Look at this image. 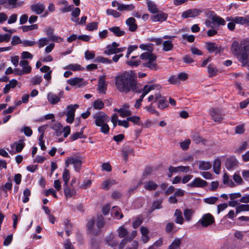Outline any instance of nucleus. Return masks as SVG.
Segmentation results:
<instances>
[{"mask_svg":"<svg viewBox=\"0 0 249 249\" xmlns=\"http://www.w3.org/2000/svg\"><path fill=\"white\" fill-rule=\"evenodd\" d=\"M230 49L231 53L241 63L242 66L249 69V40H233Z\"/></svg>","mask_w":249,"mask_h":249,"instance_id":"nucleus-1","label":"nucleus"},{"mask_svg":"<svg viewBox=\"0 0 249 249\" xmlns=\"http://www.w3.org/2000/svg\"><path fill=\"white\" fill-rule=\"evenodd\" d=\"M135 80L136 75L133 71H125L115 77V85L120 92L127 93L130 88L134 87Z\"/></svg>","mask_w":249,"mask_h":249,"instance_id":"nucleus-2","label":"nucleus"},{"mask_svg":"<svg viewBox=\"0 0 249 249\" xmlns=\"http://www.w3.org/2000/svg\"><path fill=\"white\" fill-rule=\"evenodd\" d=\"M95 124L97 126L100 127V131L105 134L108 133L109 127L107 122L109 121L108 116L103 112H100L94 115Z\"/></svg>","mask_w":249,"mask_h":249,"instance_id":"nucleus-3","label":"nucleus"},{"mask_svg":"<svg viewBox=\"0 0 249 249\" xmlns=\"http://www.w3.org/2000/svg\"><path fill=\"white\" fill-rule=\"evenodd\" d=\"M140 57L142 60L147 61L142 63L144 67L151 70L157 69V64L156 63L157 56L152 53H143L141 54Z\"/></svg>","mask_w":249,"mask_h":249,"instance_id":"nucleus-4","label":"nucleus"},{"mask_svg":"<svg viewBox=\"0 0 249 249\" xmlns=\"http://www.w3.org/2000/svg\"><path fill=\"white\" fill-rule=\"evenodd\" d=\"M84 159L81 157H70L65 160L67 167L72 164L75 171L79 172L81 169L82 164Z\"/></svg>","mask_w":249,"mask_h":249,"instance_id":"nucleus-5","label":"nucleus"},{"mask_svg":"<svg viewBox=\"0 0 249 249\" xmlns=\"http://www.w3.org/2000/svg\"><path fill=\"white\" fill-rule=\"evenodd\" d=\"M212 119L217 123H220L224 119V113L221 109L212 108L209 111Z\"/></svg>","mask_w":249,"mask_h":249,"instance_id":"nucleus-6","label":"nucleus"},{"mask_svg":"<svg viewBox=\"0 0 249 249\" xmlns=\"http://www.w3.org/2000/svg\"><path fill=\"white\" fill-rule=\"evenodd\" d=\"M79 107L77 104L71 105L67 107L66 115L67 116L66 122L68 123L71 124L74 119L75 111L77 108Z\"/></svg>","mask_w":249,"mask_h":249,"instance_id":"nucleus-7","label":"nucleus"},{"mask_svg":"<svg viewBox=\"0 0 249 249\" xmlns=\"http://www.w3.org/2000/svg\"><path fill=\"white\" fill-rule=\"evenodd\" d=\"M214 222V217L210 213L204 214L198 222V223H200L203 227H207Z\"/></svg>","mask_w":249,"mask_h":249,"instance_id":"nucleus-8","label":"nucleus"},{"mask_svg":"<svg viewBox=\"0 0 249 249\" xmlns=\"http://www.w3.org/2000/svg\"><path fill=\"white\" fill-rule=\"evenodd\" d=\"M63 90H60L58 95L52 92H49L47 95V99L51 104L55 105L60 101V98L63 97Z\"/></svg>","mask_w":249,"mask_h":249,"instance_id":"nucleus-9","label":"nucleus"},{"mask_svg":"<svg viewBox=\"0 0 249 249\" xmlns=\"http://www.w3.org/2000/svg\"><path fill=\"white\" fill-rule=\"evenodd\" d=\"M201 12V10L196 8L188 9L182 13L181 17L183 18H195L198 16Z\"/></svg>","mask_w":249,"mask_h":249,"instance_id":"nucleus-10","label":"nucleus"},{"mask_svg":"<svg viewBox=\"0 0 249 249\" xmlns=\"http://www.w3.org/2000/svg\"><path fill=\"white\" fill-rule=\"evenodd\" d=\"M205 48L210 53H215V54L220 53V47L214 42H207L205 43Z\"/></svg>","mask_w":249,"mask_h":249,"instance_id":"nucleus-11","label":"nucleus"},{"mask_svg":"<svg viewBox=\"0 0 249 249\" xmlns=\"http://www.w3.org/2000/svg\"><path fill=\"white\" fill-rule=\"evenodd\" d=\"M24 146V143L22 141H19L18 142H15L11 145V150L10 151L8 149V150L10 152V154L13 155L16 153L20 152L22 151Z\"/></svg>","mask_w":249,"mask_h":249,"instance_id":"nucleus-12","label":"nucleus"},{"mask_svg":"<svg viewBox=\"0 0 249 249\" xmlns=\"http://www.w3.org/2000/svg\"><path fill=\"white\" fill-rule=\"evenodd\" d=\"M207 182L200 178H195L188 185L191 187L203 188L207 185Z\"/></svg>","mask_w":249,"mask_h":249,"instance_id":"nucleus-13","label":"nucleus"},{"mask_svg":"<svg viewBox=\"0 0 249 249\" xmlns=\"http://www.w3.org/2000/svg\"><path fill=\"white\" fill-rule=\"evenodd\" d=\"M106 76H100L98 83V90L99 93H106L107 89V84L105 82Z\"/></svg>","mask_w":249,"mask_h":249,"instance_id":"nucleus-14","label":"nucleus"},{"mask_svg":"<svg viewBox=\"0 0 249 249\" xmlns=\"http://www.w3.org/2000/svg\"><path fill=\"white\" fill-rule=\"evenodd\" d=\"M31 10L37 15L42 14L45 10V6L43 3L38 2L31 5Z\"/></svg>","mask_w":249,"mask_h":249,"instance_id":"nucleus-15","label":"nucleus"},{"mask_svg":"<svg viewBox=\"0 0 249 249\" xmlns=\"http://www.w3.org/2000/svg\"><path fill=\"white\" fill-rule=\"evenodd\" d=\"M63 186L64 194L66 198L72 197L76 195V190L73 186H70L68 184H64Z\"/></svg>","mask_w":249,"mask_h":249,"instance_id":"nucleus-16","label":"nucleus"},{"mask_svg":"<svg viewBox=\"0 0 249 249\" xmlns=\"http://www.w3.org/2000/svg\"><path fill=\"white\" fill-rule=\"evenodd\" d=\"M168 17V14L163 13L162 12H160L159 13L153 15L151 17V20L153 22H162L164 21H166Z\"/></svg>","mask_w":249,"mask_h":249,"instance_id":"nucleus-17","label":"nucleus"},{"mask_svg":"<svg viewBox=\"0 0 249 249\" xmlns=\"http://www.w3.org/2000/svg\"><path fill=\"white\" fill-rule=\"evenodd\" d=\"M67 83L71 86H77L79 88L82 87L83 85H85V84H84V79L79 77L70 78L67 80Z\"/></svg>","mask_w":249,"mask_h":249,"instance_id":"nucleus-18","label":"nucleus"},{"mask_svg":"<svg viewBox=\"0 0 249 249\" xmlns=\"http://www.w3.org/2000/svg\"><path fill=\"white\" fill-rule=\"evenodd\" d=\"M136 22V19L133 17L129 18L126 20L125 23L129 27V30L130 32H135L137 30L138 26Z\"/></svg>","mask_w":249,"mask_h":249,"instance_id":"nucleus-19","label":"nucleus"},{"mask_svg":"<svg viewBox=\"0 0 249 249\" xmlns=\"http://www.w3.org/2000/svg\"><path fill=\"white\" fill-rule=\"evenodd\" d=\"M106 242L108 246L111 247H115L118 244V241L115 236L112 234L106 237Z\"/></svg>","mask_w":249,"mask_h":249,"instance_id":"nucleus-20","label":"nucleus"},{"mask_svg":"<svg viewBox=\"0 0 249 249\" xmlns=\"http://www.w3.org/2000/svg\"><path fill=\"white\" fill-rule=\"evenodd\" d=\"M129 106L127 105H124L123 107L119 109L120 116L122 117H128L131 115V112L128 109Z\"/></svg>","mask_w":249,"mask_h":249,"instance_id":"nucleus-21","label":"nucleus"},{"mask_svg":"<svg viewBox=\"0 0 249 249\" xmlns=\"http://www.w3.org/2000/svg\"><path fill=\"white\" fill-rule=\"evenodd\" d=\"M174 216L175 217V222L180 225H182L184 222V219L182 216L181 211L179 209H176L174 213Z\"/></svg>","mask_w":249,"mask_h":249,"instance_id":"nucleus-22","label":"nucleus"},{"mask_svg":"<svg viewBox=\"0 0 249 249\" xmlns=\"http://www.w3.org/2000/svg\"><path fill=\"white\" fill-rule=\"evenodd\" d=\"M108 30L112 32L115 36L118 37L123 36L125 34V32L122 30L118 26H114L109 28Z\"/></svg>","mask_w":249,"mask_h":249,"instance_id":"nucleus-23","label":"nucleus"},{"mask_svg":"<svg viewBox=\"0 0 249 249\" xmlns=\"http://www.w3.org/2000/svg\"><path fill=\"white\" fill-rule=\"evenodd\" d=\"M158 187V185L152 180L146 182L144 185V189L149 191L156 190Z\"/></svg>","mask_w":249,"mask_h":249,"instance_id":"nucleus-24","label":"nucleus"},{"mask_svg":"<svg viewBox=\"0 0 249 249\" xmlns=\"http://www.w3.org/2000/svg\"><path fill=\"white\" fill-rule=\"evenodd\" d=\"M226 20H233L236 24L244 25V17H227L226 18Z\"/></svg>","mask_w":249,"mask_h":249,"instance_id":"nucleus-25","label":"nucleus"},{"mask_svg":"<svg viewBox=\"0 0 249 249\" xmlns=\"http://www.w3.org/2000/svg\"><path fill=\"white\" fill-rule=\"evenodd\" d=\"M162 47V51L164 52H169L173 50L174 45L172 40H168L163 42Z\"/></svg>","mask_w":249,"mask_h":249,"instance_id":"nucleus-26","label":"nucleus"},{"mask_svg":"<svg viewBox=\"0 0 249 249\" xmlns=\"http://www.w3.org/2000/svg\"><path fill=\"white\" fill-rule=\"evenodd\" d=\"M195 212L192 209H186L183 211V214L185 220L187 221H190Z\"/></svg>","mask_w":249,"mask_h":249,"instance_id":"nucleus-27","label":"nucleus"},{"mask_svg":"<svg viewBox=\"0 0 249 249\" xmlns=\"http://www.w3.org/2000/svg\"><path fill=\"white\" fill-rule=\"evenodd\" d=\"M237 161L233 158L228 159L226 162V167L228 170L233 169L234 167L237 166Z\"/></svg>","mask_w":249,"mask_h":249,"instance_id":"nucleus-28","label":"nucleus"},{"mask_svg":"<svg viewBox=\"0 0 249 249\" xmlns=\"http://www.w3.org/2000/svg\"><path fill=\"white\" fill-rule=\"evenodd\" d=\"M147 5L148 9L150 13L153 14L158 13V10L157 6L154 2L151 0H148L147 1Z\"/></svg>","mask_w":249,"mask_h":249,"instance_id":"nucleus-29","label":"nucleus"},{"mask_svg":"<svg viewBox=\"0 0 249 249\" xmlns=\"http://www.w3.org/2000/svg\"><path fill=\"white\" fill-rule=\"evenodd\" d=\"M135 8V6L133 4H120L119 5H118V7H117V10L120 11H132Z\"/></svg>","mask_w":249,"mask_h":249,"instance_id":"nucleus-30","label":"nucleus"},{"mask_svg":"<svg viewBox=\"0 0 249 249\" xmlns=\"http://www.w3.org/2000/svg\"><path fill=\"white\" fill-rule=\"evenodd\" d=\"M178 229L174 223H168L165 227V231L169 233L171 232H176Z\"/></svg>","mask_w":249,"mask_h":249,"instance_id":"nucleus-31","label":"nucleus"},{"mask_svg":"<svg viewBox=\"0 0 249 249\" xmlns=\"http://www.w3.org/2000/svg\"><path fill=\"white\" fill-rule=\"evenodd\" d=\"M111 214L114 218L117 219H120L123 217V213H120L119 209L117 206H114L112 208Z\"/></svg>","mask_w":249,"mask_h":249,"instance_id":"nucleus-32","label":"nucleus"},{"mask_svg":"<svg viewBox=\"0 0 249 249\" xmlns=\"http://www.w3.org/2000/svg\"><path fill=\"white\" fill-rule=\"evenodd\" d=\"M212 164L210 162L204 161H199V169L201 170H208L211 169Z\"/></svg>","mask_w":249,"mask_h":249,"instance_id":"nucleus-33","label":"nucleus"},{"mask_svg":"<svg viewBox=\"0 0 249 249\" xmlns=\"http://www.w3.org/2000/svg\"><path fill=\"white\" fill-rule=\"evenodd\" d=\"M208 72L209 76L212 77L217 74L218 70L216 67H213L212 64H210L208 66Z\"/></svg>","mask_w":249,"mask_h":249,"instance_id":"nucleus-34","label":"nucleus"},{"mask_svg":"<svg viewBox=\"0 0 249 249\" xmlns=\"http://www.w3.org/2000/svg\"><path fill=\"white\" fill-rule=\"evenodd\" d=\"M80 13V9L78 7L75 8L71 12V15L73 17L71 18V20L77 22L79 20V18H78Z\"/></svg>","mask_w":249,"mask_h":249,"instance_id":"nucleus-35","label":"nucleus"},{"mask_svg":"<svg viewBox=\"0 0 249 249\" xmlns=\"http://www.w3.org/2000/svg\"><path fill=\"white\" fill-rule=\"evenodd\" d=\"M128 121L132 122L134 124L139 125L141 126L143 125L142 123H140V118L137 116H129L127 118Z\"/></svg>","mask_w":249,"mask_h":249,"instance_id":"nucleus-36","label":"nucleus"},{"mask_svg":"<svg viewBox=\"0 0 249 249\" xmlns=\"http://www.w3.org/2000/svg\"><path fill=\"white\" fill-rule=\"evenodd\" d=\"M181 243L180 239H175L169 246L168 249H180Z\"/></svg>","mask_w":249,"mask_h":249,"instance_id":"nucleus-37","label":"nucleus"},{"mask_svg":"<svg viewBox=\"0 0 249 249\" xmlns=\"http://www.w3.org/2000/svg\"><path fill=\"white\" fill-rule=\"evenodd\" d=\"M191 137L192 140L196 143H200V142L203 141V138L200 136L199 133L197 132H192Z\"/></svg>","mask_w":249,"mask_h":249,"instance_id":"nucleus-38","label":"nucleus"},{"mask_svg":"<svg viewBox=\"0 0 249 249\" xmlns=\"http://www.w3.org/2000/svg\"><path fill=\"white\" fill-rule=\"evenodd\" d=\"M243 211H249V204H239L236 207V213H238Z\"/></svg>","mask_w":249,"mask_h":249,"instance_id":"nucleus-39","label":"nucleus"},{"mask_svg":"<svg viewBox=\"0 0 249 249\" xmlns=\"http://www.w3.org/2000/svg\"><path fill=\"white\" fill-rule=\"evenodd\" d=\"M220 166H221L220 160L218 159L215 160L213 162V171H214V173L216 174H219Z\"/></svg>","mask_w":249,"mask_h":249,"instance_id":"nucleus-40","label":"nucleus"},{"mask_svg":"<svg viewBox=\"0 0 249 249\" xmlns=\"http://www.w3.org/2000/svg\"><path fill=\"white\" fill-rule=\"evenodd\" d=\"M83 128L81 129L80 132L73 133L70 137L71 141H73L79 138H83Z\"/></svg>","mask_w":249,"mask_h":249,"instance_id":"nucleus-41","label":"nucleus"},{"mask_svg":"<svg viewBox=\"0 0 249 249\" xmlns=\"http://www.w3.org/2000/svg\"><path fill=\"white\" fill-rule=\"evenodd\" d=\"M157 105L158 108L163 109L167 107L168 104L167 101L162 97L159 100Z\"/></svg>","mask_w":249,"mask_h":249,"instance_id":"nucleus-42","label":"nucleus"},{"mask_svg":"<svg viewBox=\"0 0 249 249\" xmlns=\"http://www.w3.org/2000/svg\"><path fill=\"white\" fill-rule=\"evenodd\" d=\"M64 69L66 70H72L73 71H80L82 70L81 66L78 64H70Z\"/></svg>","mask_w":249,"mask_h":249,"instance_id":"nucleus-43","label":"nucleus"},{"mask_svg":"<svg viewBox=\"0 0 249 249\" xmlns=\"http://www.w3.org/2000/svg\"><path fill=\"white\" fill-rule=\"evenodd\" d=\"M155 85H145L142 88V93L145 95H147L150 91L155 89Z\"/></svg>","mask_w":249,"mask_h":249,"instance_id":"nucleus-44","label":"nucleus"},{"mask_svg":"<svg viewBox=\"0 0 249 249\" xmlns=\"http://www.w3.org/2000/svg\"><path fill=\"white\" fill-rule=\"evenodd\" d=\"M20 28L22 29L23 32H27L29 31L37 29L38 26L37 24H33L31 25H24L20 27Z\"/></svg>","mask_w":249,"mask_h":249,"instance_id":"nucleus-45","label":"nucleus"},{"mask_svg":"<svg viewBox=\"0 0 249 249\" xmlns=\"http://www.w3.org/2000/svg\"><path fill=\"white\" fill-rule=\"evenodd\" d=\"M219 198L216 196H210L207 198H205L203 199L204 202L208 204H214L218 200Z\"/></svg>","mask_w":249,"mask_h":249,"instance_id":"nucleus-46","label":"nucleus"},{"mask_svg":"<svg viewBox=\"0 0 249 249\" xmlns=\"http://www.w3.org/2000/svg\"><path fill=\"white\" fill-rule=\"evenodd\" d=\"M117 48H113L110 45H108L107 49L104 51V53L108 55L113 54H116Z\"/></svg>","mask_w":249,"mask_h":249,"instance_id":"nucleus-47","label":"nucleus"},{"mask_svg":"<svg viewBox=\"0 0 249 249\" xmlns=\"http://www.w3.org/2000/svg\"><path fill=\"white\" fill-rule=\"evenodd\" d=\"M93 107L96 109H101L104 107V103L100 99H97L93 102Z\"/></svg>","mask_w":249,"mask_h":249,"instance_id":"nucleus-48","label":"nucleus"},{"mask_svg":"<svg viewBox=\"0 0 249 249\" xmlns=\"http://www.w3.org/2000/svg\"><path fill=\"white\" fill-rule=\"evenodd\" d=\"M31 195V191L30 190L27 188L23 191V197L22 198V202L24 203H26L28 202L29 200V196Z\"/></svg>","mask_w":249,"mask_h":249,"instance_id":"nucleus-49","label":"nucleus"},{"mask_svg":"<svg viewBox=\"0 0 249 249\" xmlns=\"http://www.w3.org/2000/svg\"><path fill=\"white\" fill-rule=\"evenodd\" d=\"M70 177V176L69 171L66 168L65 169L62 175V178L63 181H64V184L67 185V184L68 183Z\"/></svg>","mask_w":249,"mask_h":249,"instance_id":"nucleus-50","label":"nucleus"},{"mask_svg":"<svg viewBox=\"0 0 249 249\" xmlns=\"http://www.w3.org/2000/svg\"><path fill=\"white\" fill-rule=\"evenodd\" d=\"M205 14L206 17L211 19L213 22L214 21L215 17L217 16L214 11L208 10L205 11Z\"/></svg>","mask_w":249,"mask_h":249,"instance_id":"nucleus-51","label":"nucleus"},{"mask_svg":"<svg viewBox=\"0 0 249 249\" xmlns=\"http://www.w3.org/2000/svg\"><path fill=\"white\" fill-rule=\"evenodd\" d=\"M115 183V181L114 180H107L103 183L102 188L103 189L108 190L113 184Z\"/></svg>","mask_w":249,"mask_h":249,"instance_id":"nucleus-52","label":"nucleus"},{"mask_svg":"<svg viewBox=\"0 0 249 249\" xmlns=\"http://www.w3.org/2000/svg\"><path fill=\"white\" fill-rule=\"evenodd\" d=\"M95 62H101L103 63L110 64L112 63V60L102 56H97L94 60Z\"/></svg>","mask_w":249,"mask_h":249,"instance_id":"nucleus-53","label":"nucleus"},{"mask_svg":"<svg viewBox=\"0 0 249 249\" xmlns=\"http://www.w3.org/2000/svg\"><path fill=\"white\" fill-rule=\"evenodd\" d=\"M140 48L143 50H147V53H152L153 50V44L149 43L147 44H141Z\"/></svg>","mask_w":249,"mask_h":249,"instance_id":"nucleus-54","label":"nucleus"},{"mask_svg":"<svg viewBox=\"0 0 249 249\" xmlns=\"http://www.w3.org/2000/svg\"><path fill=\"white\" fill-rule=\"evenodd\" d=\"M144 109L151 114H155L157 116L159 115V112L155 109L154 107L153 106L152 103L148 106L145 107Z\"/></svg>","mask_w":249,"mask_h":249,"instance_id":"nucleus-55","label":"nucleus"},{"mask_svg":"<svg viewBox=\"0 0 249 249\" xmlns=\"http://www.w3.org/2000/svg\"><path fill=\"white\" fill-rule=\"evenodd\" d=\"M108 15L112 16L114 18H117L121 16V14L116 10L108 9L106 11Z\"/></svg>","mask_w":249,"mask_h":249,"instance_id":"nucleus-56","label":"nucleus"},{"mask_svg":"<svg viewBox=\"0 0 249 249\" xmlns=\"http://www.w3.org/2000/svg\"><path fill=\"white\" fill-rule=\"evenodd\" d=\"M123 152L124 153V156H129L135 154L133 149L127 146L124 148Z\"/></svg>","mask_w":249,"mask_h":249,"instance_id":"nucleus-57","label":"nucleus"},{"mask_svg":"<svg viewBox=\"0 0 249 249\" xmlns=\"http://www.w3.org/2000/svg\"><path fill=\"white\" fill-rule=\"evenodd\" d=\"M42 79L41 76L36 75L31 80V82L34 85H39L42 82Z\"/></svg>","mask_w":249,"mask_h":249,"instance_id":"nucleus-58","label":"nucleus"},{"mask_svg":"<svg viewBox=\"0 0 249 249\" xmlns=\"http://www.w3.org/2000/svg\"><path fill=\"white\" fill-rule=\"evenodd\" d=\"M161 200H156L153 202L151 207V210L154 211L155 209H160L162 208L161 206Z\"/></svg>","mask_w":249,"mask_h":249,"instance_id":"nucleus-59","label":"nucleus"},{"mask_svg":"<svg viewBox=\"0 0 249 249\" xmlns=\"http://www.w3.org/2000/svg\"><path fill=\"white\" fill-rule=\"evenodd\" d=\"M226 20L223 18L218 16H217L213 22L216 23V24L218 26L225 25L226 24Z\"/></svg>","mask_w":249,"mask_h":249,"instance_id":"nucleus-60","label":"nucleus"},{"mask_svg":"<svg viewBox=\"0 0 249 249\" xmlns=\"http://www.w3.org/2000/svg\"><path fill=\"white\" fill-rule=\"evenodd\" d=\"M191 143L190 139H187L184 141L180 142V146L183 150H186L188 149L189 146Z\"/></svg>","mask_w":249,"mask_h":249,"instance_id":"nucleus-61","label":"nucleus"},{"mask_svg":"<svg viewBox=\"0 0 249 249\" xmlns=\"http://www.w3.org/2000/svg\"><path fill=\"white\" fill-rule=\"evenodd\" d=\"M98 24L96 22L89 23L87 25V29L89 31L96 30L98 29Z\"/></svg>","mask_w":249,"mask_h":249,"instance_id":"nucleus-62","label":"nucleus"},{"mask_svg":"<svg viewBox=\"0 0 249 249\" xmlns=\"http://www.w3.org/2000/svg\"><path fill=\"white\" fill-rule=\"evenodd\" d=\"M95 56V53L93 51L87 50L85 52V57L87 60H90L93 59Z\"/></svg>","mask_w":249,"mask_h":249,"instance_id":"nucleus-63","label":"nucleus"},{"mask_svg":"<svg viewBox=\"0 0 249 249\" xmlns=\"http://www.w3.org/2000/svg\"><path fill=\"white\" fill-rule=\"evenodd\" d=\"M20 43H22V41L20 39L19 37L17 36H13L11 44L13 46H15Z\"/></svg>","mask_w":249,"mask_h":249,"instance_id":"nucleus-64","label":"nucleus"}]
</instances>
